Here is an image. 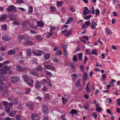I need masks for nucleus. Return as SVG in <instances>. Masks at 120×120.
I'll use <instances>...</instances> for the list:
<instances>
[{
  "mask_svg": "<svg viewBox=\"0 0 120 120\" xmlns=\"http://www.w3.org/2000/svg\"><path fill=\"white\" fill-rule=\"evenodd\" d=\"M4 77L3 75H0V79L1 80H0V90L3 91V90L4 88L5 89H7L8 87V86H10L11 84L8 83L7 84V86H5V87L4 86V83H3L2 81H5V80L4 79H2V78H4Z\"/></svg>",
  "mask_w": 120,
  "mask_h": 120,
  "instance_id": "1",
  "label": "nucleus"
},
{
  "mask_svg": "<svg viewBox=\"0 0 120 120\" xmlns=\"http://www.w3.org/2000/svg\"><path fill=\"white\" fill-rule=\"evenodd\" d=\"M32 52L35 55L37 56H40L41 54L43 53L44 52L42 50L34 49L32 50Z\"/></svg>",
  "mask_w": 120,
  "mask_h": 120,
  "instance_id": "2",
  "label": "nucleus"
},
{
  "mask_svg": "<svg viewBox=\"0 0 120 120\" xmlns=\"http://www.w3.org/2000/svg\"><path fill=\"white\" fill-rule=\"evenodd\" d=\"M10 68V67L5 66L0 69V72L3 74H5L7 73V71L9 70Z\"/></svg>",
  "mask_w": 120,
  "mask_h": 120,
  "instance_id": "3",
  "label": "nucleus"
},
{
  "mask_svg": "<svg viewBox=\"0 0 120 120\" xmlns=\"http://www.w3.org/2000/svg\"><path fill=\"white\" fill-rule=\"evenodd\" d=\"M6 10L8 12H11L12 11H15L16 8L15 6L13 5H11L7 8H6Z\"/></svg>",
  "mask_w": 120,
  "mask_h": 120,
  "instance_id": "4",
  "label": "nucleus"
},
{
  "mask_svg": "<svg viewBox=\"0 0 120 120\" xmlns=\"http://www.w3.org/2000/svg\"><path fill=\"white\" fill-rule=\"evenodd\" d=\"M17 69L18 71H26L28 70V69L26 68H22L20 65H17Z\"/></svg>",
  "mask_w": 120,
  "mask_h": 120,
  "instance_id": "5",
  "label": "nucleus"
},
{
  "mask_svg": "<svg viewBox=\"0 0 120 120\" xmlns=\"http://www.w3.org/2000/svg\"><path fill=\"white\" fill-rule=\"evenodd\" d=\"M42 108L43 112L45 114H47L48 113V109L47 107L45 104H42Z\"/></svg>",
  "mask_w": 120,
  "mask_h": 120,
  "instance_id": "6",
  "label": "nucleus"
},
{
  "mask_svg": "<svg viewBox=\"0 0 120 120\" xmlns=\"http://www.w3.org/2000/svg\"><path fill=\"white\" fill-rule=\"evenodd\" d=\"M44 67L45 68L48 69L53 70H55V68L54 67L49 65H44Z\"/></svg>",
  "mask_w": 120,
  "mask_h": 120,
  "instance_id": "7",
  "label": "nucleus"
},
{
  "mask_svg": "<svg viewBox=\"0 0 120 120\" xmlns=\"http://www.w3.org/2000/svg\"><path fill=\"white\" fill-rule=\"evenodd\" d=\"M90 11L88 10V8L87 7H85L84 8V10L82 13L84 15H86L87 14L90 13Z\"/></svg>",
  "mask_w": 120,
  "mask_h": 120,
  "instance_id": "8",
  "label": "nucleus"
},
{
  "mask_svg": "<svg viewBox=\"0 0 120 120\" xmlns=\"http://www.w3.org/2000/svg\"><path fill=\"white\" fill-rule=\"evenodd\" d=\"M2 40L4 41H8L11 40V38L7 35H5L2 36Z\"/></svg>",
  "mask_w": 120,
  "mask_h": 120,
  "instance_id": "9",
  "label": "nucleus"
},
{
  "mask_svg": "<svg viewBox=\"0 0 120 120\" xmlns=\"http://www.w3.org/2000/svg\"><path fill=\"white\" fill-rule=\"evenodd\" d=\"M31 118L33 120H39V116L37 114L32 115Z\"/></svg>",
  "mask_w": 120,
  "mask_h": 120,
  "instance_id": "10",
  "label": "nucleus"
},
{
  "mask_svg": "<svg viewBox=\"0 0 120 120\" xmlns=\"http://www.w3.org/2000/svg\"><path fill=\"white\" fill-rule=\"evenodd\" d=\"M8 100L10 101H12L14 104H15L17 103L18 102V99L17 98L12 99L9 98L8 99Z\"/></svg>",
  "mask_w": 120,
  "mask_h": 120,
  "instance_id": "11",
  "label": "nucleus"
},
{
  "mask_svg": "<svg viewBox=\"0 0 120 120\" xmlns=\"http://www.w3.org/2000/svg\"><path fill=\"white\" fill-rule=\"evenodd\" d=\"M12 81L13 82H17L19 80V78L16 76L12 77H11Z\"/></svg>",
  "mask_w": 120,
  "mask_h": 120,
  "instance_id": "12",
  "label": "nucleus"
},
{
  "mask_svg": "<svg viewBox=\"0 0 120 120\" xmlns=\"http://www.w3.org/2000/svg\"><path fill=\"white\" fill-rule=\"evenodd\" d=\"M27 82H26V83H27L28 85L30 86L33 83L34 81L32 79H28L27 80Z\"/></svg>",
  "mask_w": 120,
  "mask_h": 120,
  "instance_id": "13",
  "label": "nucleus"
},
{
  "mask_svg": "<svg viewBox=\"0 0 120 120\" xmlns=\"http://www.w3.org/2000/svg\"><path fill=\"white\" fill-rule=\"evenodd\" d=\"M26 37V36L25 35H20L18 37V40L19 42H21L22 39H24V38L25 39Z\"/></svg>",
  "mask_w": 120,
  "mask_h": 120,
  "instance_id": "14",
  "label": "nucleus"
},
{
  "mask_svg": "<svg viewBox=\"0 0 120 120\" xmlns=\"http://www.w3.org/2000/svg\"><path fill=\"white\" fill-rule=\"evenodd\" d=\"M96 22L94 21H93L92 22L91 27L92 29L94 30L96 26H97Z\"/></svg>",
  "mask_w": 120,
  "mask_h": 120,
  "instance_id": "15",
  "label": "nucleus"
},
{
  "mask_svg": "<svg viewBox=\"0 0 120 120\" xmlns=\"http://www.w3.org/2000/svg\"><path fill=\"white\" fill-rule=\"evenodd\" d=\"M73 20V18L72 17H71L69 18L68 19L66 23V24H68L69 23H71Z\"/></svg>",
  "mask_w": 120,
  "mask_h": 120,
  "instance_id": "16",
  "label": "nucleus"
},
{
  "mask_svg": "<svg viewBox=\"0 0 120 120\" xmlns=\"http://www.w3.org/2000/svg\"><path fill=\"white\" fill-rule=\"evenodd\" d=\"M83 77L82 79L83 81L85 80H86L87 79L88 75L86 72L84 73L83 75Z\"/></svg>",
  "mask_w": 120,
  "mask_h": 120,
  "instance_id": "17",
  "label": "nucleus"
},
{
  "mask_svg": "<svg viewBox=\"0 0 120 120\" xmlns=\"http://www.w3.org/2000/svg\"><path fill=\"white\" fill-rule=\"evenodd\" d=\"M70 113L72 115H73L75 114L76 115L77 113L76 110L75 109H72L71 110V111L70 112Z\"/></svg>",
  "mask_w": 120,
  "mask_h": 120,
  "instance_id": "18",
  "label": "nucleus"
},
{
  "mask_svg": "<svg viewBox=\"0 0 120 120\" xmlns=\"http://www.w3.org/2000/svg\"><path fill=\"white\" fill-rule=\"evenodd\" d=\"M17 112V111L14 110L12 111H11L9 114V115L10 117H13L15 116V114Z\"/></svg>",
  "mask_w": 120,
  "mask_h": 120,
  "instance_id": "19",
  "label": "nucleus"
},
{
  "mask_svg": "<svg viewBox=\"0 0 120 120\" xmlns=\"http://www.w3.org/2000/svg\"><path fill=\"white\" fill-rule=\"evenodd\" d=\"M41 84L40 82L38 81H37L35 82V87L36 88H39L41 87Z\"/></svg>",
  "mask_w": 120,
  "mask_h": 120,
  "instance_id": "20",
  "label": "nucleus"
},
{
  "mask_svg": "<svg viewBox=\"0 0 120 120\" xmlns=\"http://www.w3.org/2000/svg\"><path fill=\"white\" fill-rule=\"evenodd\" d=\"M71 31L70 30L68 31H67L65 32H64V31L63 32V34L64 35H65L66 36H68L71 34Z\"/></svg>",
  "mask_w": 120,
  "mask_h": 120,
  "instance_id": "21",
  "label": "nucleus"
},
{
  "mask_svg": "<svg viewBox=\"0 0 120 120\" xmlns=\"http://www.w3.org/2000/svg\"><path fill=\"white\" fill-rule=\"evenodd\" d=\"M68 25H65L63 27V28H62V30L61 31V32L62 33H63V32L64 31V32H65L66 31L68 30Z\"/></svg>",
  "mask_w": 120,
  "mask_h": 120,
  "instance_id": "22",
  "label": "nucleus"
},
{
  "mask_svg": "<svg viewBox=\"0 0 120 120\" xmlns=\"http://www.w3.org/2000/svg\"><path fill=\"white\" fill-rule=\"evenodd\" d=\"M43 68L40 65L37 66L35 68V69L37 71H41L42 70Z\"/></svg>",
  "mask_w": 120,
  "mask_h": 120,
  "instance_id": "23",
  "label": "nucleus"
},
{
  "mask_svg": "<svg viewBox=\"0 0 120 120\" xmlns=\"http://www.w3.org/2000/svg\"><path fill=\"white\" fill-rule=\"evenodd\" d=\"M50 99V97L49 94L48 93H46L45 95V97L44 99L49 101Z\"/></svg>",
  "mask_w": 120,
  "mask_h": 120,
  "instance_id": "24",
  "label": "nucleus"
},
{
  "mask_svg": "<svg viewBox=\"0 0 120 120\" xmlns=\"http://www.w3.org/2000/svg\"><path fill=\"white\" fill-rule=\"evenodd\" d=\"M30 73L34 76H38V73L34 71L33 70H31L30 71Z\"/></svg>",
  "mask_w": 120,
  "mask_h": 120,
  "instance_id": "25",
  "label": "nucleus"
},
{
  "mask_svg": "<svg viewBox=\"0 0 120 120\" xmlns=\"http://www.w3.org/2000/svg\"><path fill=\"white\" fill-rule=\"evenodd\" d=\"M105 30L106 33L107 34L110 35L112 33L111 30L107 28H105Z\"/></svg>",
  "mask_w": 120,
  "mask_h": 120,
  "instance_id": "26",
  "label": "nucleus"
},
{
  "mask_svg": "<svg viewBox=\"0 0 120 120\" xmlns=\"http://www.w3.org/2000/svg\"><path fill=\"white\" fill-rule=\"evenodd\" d=\"M44 71L45 72L47 76H48L50 77H51L52 76V74L50 72L46 70H45Z\"/></svg>",
  "mask_w": 120,
  "mask_h": 120,
  "instance_id": "27",
  "label": "nucleus"
},
{
  "mask_svg": "<svg viewBox=\"0 0 120 120\" xmlns=\"http://www.w3.org/2000/svg\"><path fill=\"white\" fill-rule=\"evenodd\" d=\"M83 54L81 53H79L78 54V58L79 60L81 61L82 60V55Z\"/></svg>",
  "mask_w": 120,
  "mask_h": 120,
  "instance_id": "28",
  "label": "nucleus"
},
{
  "mask_svg": "<svg viewBox=\"0 0 120 120\" xmlns=\"http://www.w3.org/2000/svg\"><path fill=\"white\" fill-rule=\"evenodd\" d=\"M34 43L31 41H27L24 43V44L27 45H32Z\"/></svg>",
  "mask_w": 120,
  "mask_h": 120,
  "instance_id": "29",
  "label": "nucleus"
},
{
  "mask_svg": "<svg viewBox=\"0 0 120 120\" xmlns=\"http://www.w3.org/2000/svg\"><path fill=\"white\" fill-rule=\"evenodd\" d=\"M81 80L80 79H79L76 82V86H81V84L80 82H81Z\"/></svg>",
  "mask_w": 120,
  "mask_h": 120,
  "instance_id": "30",
  "label": "nucleus"
},
{
  "mask_svg": "<svg viewBox=\"0 0 120 120\" xmlns=\"http://www.w3.org/2000/svg\"><path fill=\"white\" fill-rule=\"evenodd\" d=\"M37 25L39 26H44L43 23L42 21H39L37 22Z\"/></svg>",
  "mask_w": 120,
  "mask_h": 120,
  "instance_id": "31",
  "label": "nucleus"
},
{
  "mask_svg": "<svg viewBox=\"0 0 120 120\" xmlns=\"http://www.w3.org/2000/svg\"><path fill=\"white\" fill-rule=\"evenodd\" d=\"M16 52L15 50L11 49L8 52V53L9 54L12 55L15 53Z\"/></svg>",
  "mask_w": 120,
  "mask_h": 120,
  "instance_id": "32",
  "label": "nucleus"
},
{
  "mask_svg": "<svg viewBox=\"0 0 120 120\" xmlns=\"http://www.w3.org/2000/svg\"><path fill=\"white\" fill-rule=\"evenodd\" d=\"M71 77L72 78V79L74 81H75L77 78V75L75 74H72L71 75Z\"/></svg>",
  "mask_w": 120,
  "mask_h": 120,
  "instance_id": "33",
  "label": "nucleus"
},
{
  "mask_svg": "<svg viewBox=\"0 0 120 120\" xmlns=\"http://www.w3.org/2000/svg\"><path fill=\"white\" fill-rule=\"evenodd\" d=\"M3 95L4 96L7 97L8 96V93L7 90H5L3 92Z\"/></svg>",
  "mask_w": 120,
  "mask_h": 120,
  "instance_id": "34",
  "label": "nucleus"
},
{
  "mask_svg": "<svg viewBox=\"0 0 120 120\" xmlns=\"http://www.w3.org/2000/svg\"><path fill=\"white\" fill-rule=\"evenodd\" d=\"M102 108L101 107H99L98 105L96 106V111L99 112H100L101 111Z\"/></svg>",
  "mask_w": 120,
  "mask_h": 120,
  "instance_id": "35",
  "label": "nucleus"
},
{
  "mask_svg": "<svg viewBox=\"0 0 120 120\" xmlns=\"http://www.w3.org/2000/svg\"><path fill=\"white\" fill-rule=\"evenodd\" d=\"M1 27L2 30H6L7 29V26L6 24H3L1 25Z\"/></svg>",
  "mask_w": 120,
  "mask_h": 120,
  "instance_id": "36",
  "label": "nucleus"
},
{
  "mask_svg": "<svg viewBox=\"0 0 120 120\" xmlns=\"http://www.w3.org/2000/svg\"><path fill=\"white\" fill-rule=\"evenodd\" d=\"M62 101L63 103L65 104L68 99L65 98L64 97H62Z\"/></svg>",
  "mask_w": 120,
  "mask_h": 120,
  "instance_id": "37",
  "label": "nucleus"
},
{
  "mask_svg": "<svg viewBox=\"0 0 120 120\" xmlns=\"http://www.w3.org/2000/svg\"><path fill=\"white\" fill-rule=\"evenodd\" d=\"M53 33L52 32L46 33V37L47 38H49L50 36H52L53 35Z\"/></svg>",
  "mask_w": 120,
  "mask_h": 120,
  "instance_id": "38",
  "label": "nucleus"
},
{
  "mask_svg": "<svg viewBox=\"0 0 120 120\" xmlns=\"http://www.w3.org/2000/svg\"><path fill=\"white\" fill-rule=\"evenodd\" d=\"M82 41L84 42H86V40H88V38L86 36H84L82 38Z\"/></svg>",
  "mask_w": 120,
  "mask_h": 120,
  "instance_id": "39",
  "label": "nucleus"
},
{
  "mask_svg": "<svg viewBox=\"0 0 120 120\" xmlns=\"http://www.w3.org/2000/svg\"><path fill=\"white\" fill-rule=\"evenodd\" d=\"M26 106L27 107H28L30 109H31V110L33 109L34 106L32 104L29 105L28 104H26Z\"/></svg>",
  "mask_w": 120,
  "mask_h": 120,
  "instance_id": "40",
  "label": "nucleus"
},
{
  "mask_svg": "<svg viewBox=\"0 0 120 120\" xmlns=\"http://www.w3.org/2000/svg\"><path fill=\"white\" fill-rule=\"evenodd\" d=\"M30 22V21H25L22 22V24L23 25L26 26Z\"/></svg>",
  "mask_w": 120,
  "mask_h": 120,
  "instance_id": "41",
  "label": "nucleus"
},
{
  "mask_svg": "<svg viewBox=\"0 0 120 120\" xmlns=\"http://www.w3.org/2000/svg\"><path fill=\"white\" fill-rule=\"evenodd\" d=\"M23 77L25 82H27V80L29 79L28 76L26 75H25L23 76Z\"/></svg>",
  "mask_w": 120,
  "mask_h": 120,
  "instance_id": "42",
  "label": "nucleus"
},
{
  "mask_svg": "<svg viewBox=\"0 0 120 120\" xmlns=\"http://www.w3.org/2000/svg\"><path fill=\"white\" fill-rule=\"evenodd\" d=\"M92 54H95L97 55H98V52L97 51L96 49H94L92 51V53H91Z\"/></svg>",
  "mask_w": 120,
  "mask_h": 120,
  "instance_id": "43",
  "label": "nucleus"
},
{
  "mask_svg": "<svg viewBox=\"0 0 120 120\" xmlns=\"http://www.w3.org/2000/svg\"><path fill=\"white\" fill-rule=\"evenodd\" d=\"M7 17V15H4L0 18V20H3L6 19Z\"/></svg>",
  "mask_w": 120,
  "mask_h": 120,
  "instance_id": "44",
  "label": "nucleus"
},
{
  "mask_svg": "<svg viewBox=\"0 0 120 120\" xmlns=\"http://www.w3.org/2000/svg\"><path fill=\"white\" fill-rule=\"evenodd\" d=\"M63 49L64 50V56L66 57H67L68 56V54L66 52V49L65 48H63Z\"/></svg>",
  "mask_w": 120,
  "mask_h": 120,
  "instance_id": "45",
  "label": "nucleus"
},
{
  "mask_svg": "<svg viewBox=\"0 0 120 120\" xmlns=\"http://www.w3.org/2000/svg\"><path fill=\"white\" fill-rule=\"evenodd\" d=\"M33 8L32 6H30L29 8V9L28 13H31L33 11Z\"/></svg>",
  "mask_w": 120,
  "mask_h": 120,
  "instance_id": "46",
  "label": "nucleus"
},
{
  "mask_svg": "<svg viewBox=\"0 0 120 120\" xmlns=\"http://www.w3.org/2000/svg\"><path fill=\"white\" fill-rule=\"evenodd\" d=\"M50 8L51 9V11L52 12L55 11L56 10V9L55 7L52 6H50Z\"/></svg>",
  "mask_w": 120,
  "mask_h": 120,
  "instance_id": "47",
  "label": "nucleus"
},
{
  "mask_svg": "<svg viewBox=\"0 0 120 120\" xmlns=\"http://www.w3.org/2000/svg\"><path fill=\"white\" fill-rule=\"evenodd\" d=\"M44 57L46 59H48L50 56V55L49 54H45L44 55Z\"/></svg>",
  "mask_w": 120,
  "mask_h": 120,
  "instance_id": "48",
  "label": "nucleus"
},
{
  "mask_svg": "<svg viewBox=\"0 0 120 120\" xmlns=\"http://www.w3.org/2000/svg\"><path fill=\"white\" fill-rule=\"evenodd\" d=\"M55 54L58 56L61 55L62 54L60 50H58L56 52Z\"/></svg>",
  "mask_w": 120,
  "mask_h": 120,
  "instance_id": "49",
  "label": "nucleus"
},
{
  "mask_svg": "<svg viewBox=\"0 0 120 120\" xmlns=\"http://www.w3.org/2000/svg\"><path fill=\"white\" fill-rule=\"evenodd\" d=\"M92 116L93 117H94L95 119H96L97 116L96 112H94L92 114Z\"/></svg>",
  "mask_w": 120,
  "mask_h": 120,
  "instance_id": "50",
  "label": "nucleus"
},
{
  "mask_svg": "<svg viewBox=\"0 0 120 120\" xmlns=\"http://www.w3.org/2000/svg\"><path fill=\"white\" fill-rule=\"evenodd\" d=\"M73 60L75 62H76L77 61L78 59L77 57V56L76 55H74L73 57Z\"/></svg>",
  "mask_w": 120,
  "mask_h": 120,
  "instance_id": "51",
  "label": "nucleus"
},
{
  "mask_svg": "<svg viewBox=\"0 0 120 120\" xmlns=\"http://www.w3.org/2000/svg\"><path fill=\"white\" fill-rule=\"evenodd\" d=\"M57 5L60 7L63 4V3L62 1H60V2L57 1Z\"/></svg>",
  "mask_w": 120,
  "mask_h": 120,
  "instance_id": "52",
  "label": "nucleus"
},
{
  "mask_svg": "<svg viewBox=\"0 0 120 120\" xmlns=\"http://www.w3.org/2000/svg\"><path fill=\"white\" fill-rule=\"evenodd\" d=\"M31 53L30 50H27V56H29L31 55Z\"/></svg>",
  "mask_w": 120,
  "mask_h": 120,
  "instance_id": "53",
  "label": "nucleus"
},
{
  "mask_svg": "<svg viewBox=\"0 0 120 120\" xmlns=\"http://www.w3.org/2000/svg\"><path fill=\"white\" fill-rule=\"evenodd\" d=\"M22 118V117L19 115H17L15 117L16 120H21Z\"/></svg>",
  "mask_w": 120,
  "mask_h": 120,
  "instance_id": "54",
  "label": "nucleus"
},
{
  "mask_svg": "<svg viewBox=\"0 0 120 120\" xmlns=\"http://www.w3.org/2000/svg\"><path fill=\"white\" fill-rule=\"evenodd\" d=\"M2 103L5 107L7 106L8 105V102L7 101H2Z\"/></svg>",
  "mask_w": 120,
  "mask_h": 120,
  "instance_id": "55",
  "label": "nucleus"
},
{
  "mask_svg": "<svg viewBox=\"0 0 120 120\" xmlns=\"http://www.w3.org/2000/svg\"><path fill=\"white\" fill-rule=\"evenodd\" d=\"M47 82V81L45 79H44L42 80L41 82V84H44Z\"/></svg>",
  "mask_w": 120,
  "mask_h": 120,
  "instance_id": "56",
  "label": "nucleus"
},
{
  "mask_svg": "<svg viewBox=\"0 0 120 120\" xmlns=\"http://www.w3.org/2000/svg\"><path fill=\"white\" fill-rule=\"evenodd\" d=\"M88 60V58L86 56L84 57V63L85 64L86 63L87 60Z\"/></svg>",
  "mask_w": 120,
  "mask_h": 120,
  "instance_id": "57",
  "label": "nucleus"
},
{
  "mask_svg": "<svg viewBox=\"0 0 120 120\" xmlns=\"http://www.w3.org/2000/svg\"><path fill=\"white\" fill-rule=\"evenodd\" d=\"M30 89L27 88L26 89L25 93V94H28L30 91Z\"/></svg>",
  "mask_w": 120,
  "mask_h": 120,
  "instance_id": "58",
  "label": "nucleus"
},
{
  "mask_svg": "<svg viewBox=\"0 0 120 120\" xmlns=\"http://www.w3.org/2000/svg\"><path fill=\"white\" fill-rule=\"evenodd\" d=\"M36 38L39 41L41 40L42 39L41 37L38 35H37L36 36Z\"/></svg>",
  "mask_w": 120,
  "mask_h": 120,
  "instance_id": "59",
  "label": "nucleus"
},
{
  "mask_svg": "<svg viewBox=\"0 0 120 120\" xmlns=\"http://www.w3.org/2000/svg\"><path fill=\"white\" fill-rule=\"evenodd\" d=\"M16 2L17 3L20 4L24 3V2L22 0H16Z\"/></svg>",
  "mask_w": 120,
  "mask_h": 120,
  "instance_id": "60",
  "label": "nucleus"
},
{
  "mask_svg": "<svg viewBox=\"0 0 120 120\" xmlns=\"http://www.w3.org/2000/svg\"><path fill=\"white\" fill-rule=\"evenodd\" d=\"M84 107L85 109H87L89 108V106L88 104H86L84 105Z\"/></svg>",
  "mask_w": 120,
  "mask_h": 120,
  "instance_id": "61",
  "label": "nucleus"
},
{
  "mask_svg": "<svg viewBox=\"0 0 120 120\" xmlns=\"http://www.w3.org/2000/svg\"><path fill=\"white\" fill-rule=\"evenodd\" d=\"M90 23V21H86L85 22V24L87 26H88Z\"/></svg>",
  "mask_w": 120,
  "mask_h": 120,
  "instance_id": "62",
  "label": "nucleus"
},
{
  "mask_svg": "<svg viewBox=\"0 0 120 120\" xmlns=\"http://www.w3.org/2000/svg\"><path fill=\"white\" fill-rule=\"evenodd\" d=\"M38 61V60L35 58H34L32 60V61L35 64H38V63L37 62V61Z\"/></svg>",
  "mask_w": 120,
  "mask_h": 120,
  "instance_id": "63",
  "label": "nucleus"
},
{
  "mask_svg": "<svg viewBox=\"0 0 120 120\" xmlns=\"http://www.w3.org/2000/svg\"><path fill=\"white\" fill-rule=\"evenodd\" d=\"M100 13V11L99 9H96L95 10V14L97 15H98Z\"/></svg>",
  "mask_w": 120,
  "mask_h": 120,
  "instance_id": "64",
  "label": "nucleus"
}]
</instances>
